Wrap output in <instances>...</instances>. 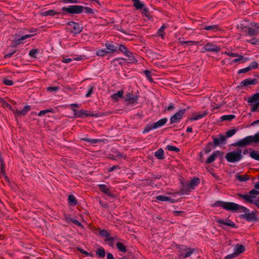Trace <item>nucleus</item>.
I'll list each match as a JSON object with an SVG mask.
<instances>
[{"label":"nucleus","instance_id":"f257e3e1","mask_svg":"<svg viewBox=\"0 0 259 259\" xmlns=\"http://www.w3.org/2000/svg\"><path fill=\"white\" fill-rule=\"evenodd\" d=\"M237 196L245 202L254 204L259 208V191L253 189L246 194L238 193Z\"/></svg>","mask_w":259,"mask_h":259},{"label":"nucleus","instance_id":"f03ea898","mask_svg":"<svg viewBox=\"0 0 259 259\" xmlns=\"http://www.w3.org/2000/svg\"><path fill=\"white\" fill-rule=\"evenodd\" d=\"M213 206H220L227 210L231 211H240L245 212L247 208L242 205H239L233 202H225L223 201H217Z\"/></svg>","mask_w":259,"mask_h":259},{"label":"nucleus","instance_id":"7ed1b4c3","mask_svg":"<svg viewBox=\"0 0 259 259\" xmlns=\"http://www.w3.org/2000/svg\"><path fill=\"white\" fill-rule=\"evenodd\" d=\"M225 158L229 162L235 163L238 162L243 158L242 150L238 149L236 150L228 152L226 154Z\"/></svg>","mask_w":259,"mask_h":259},{"label":"nucleus","instance_id":"20e7f679","mask_svg":"<svg viewBox=\"0 0 259 259\" xmlns=\"http://www.w3.org/2000/svg\"><path fill=\"white\" fill-rule=\"evenodd\" d=\"M258 136L255 134L254 136H247L238 141L235 145L240 147H244L250 145L252 143H258Z\"/></svg>","mask_w":259,"mask_h":259},{"label":"nucleus","instance_id":"39448f33","mask_svg":"<svg viewBox=\"0 0 259 259\" xmlns=\"http://www.w3.org/2000/svg\"><path fill=\"white\" fill-rule=\"evenodd\" d=\"M200 180L197 178H194L189 183L183 185L181 192L182 194H185L194 189L199 184Z\"/></svg>","mask_w":259,"mask_h":259},{"label":"nucleus","instance_id":"423d86ee","mask_svg":"<svg viewBox=\"0 0 259 259\" xmlns=\"http://www.w3.org/2000/svg\"><path fill=\"white\" fill-rule=\"evenodd\" d=\"M178 255L181 258H186L190 256L194 252L193 249L187 248L185 246L180 245L178 247Z\"/></svg>","mask_w":259,"mask_h":259},{"label":"nucleus","instance_id":"0eeeda50","mask_svg":"<svg viewBox=\"0 0 259 259\" xmlns=\"http://www.w3.org/2000/svg\"><path fill=\"white\" fill-rule=\"evenodd\" d=\"M73 111L74 112V116L77 117H84L88 116L98 117L100 116L99 114L94 113L89 110H81L78 111L76 109H73Z\"/></svg>","mask_w":259,"mask_h":259},{"label":"nucleus","instance_id":"6e6552de","mask_svg":"<svg viewBox=\"0 0 259 259\" xmlns=\"http://www.w3.org/2000/svg\"><path fill=\"white\" fill-rule=\"evenodd\" d=\"M83 10V7L80 5H71L67 7H63L62 10L69 14H80Z\"/></svg>","mask_w":259,"mask_h":259},{"label":"nucleus","instance_id":"1a4fd4ad","mask_svg":"<svg viewBox=\"0 0 259 259\" xmlns=\"http://www.w3.org/2000/svg\"><path fill=\"white\" fill-rule=\"evenodd\" d=\"M248 102L252 106L251 109V111H256L259 107V93L253 95L248 99Z\"/></svg>","mask_w":259,"mask_h":259},{"label":"nucleus","instance_id":"9d476101","mask_svg":"<svg viewBox=\"0 0 259 259\" xmlns=\"http://www.w3.org/2000/svg\"><path fill=\"white\" fill-rule=\"evenodd\" d=\"M119 50L128 58V61L130 63H134L137 61L133 53L129 51L124 45H120L119 47Z\"/></svg>","mask_w":259,"mask_h":259},{"label":"nucleus","instance_id":"9b49d317","mask_svg":"<svg viewBox=\"0 0 259 259\" xmlns=\"http://www.w3.org/2000/svg\"><path fill=\"white\" fill-rule=\"evenodd\" d=\"M185 112L186 109H185L179 110L171 117L170 118V123L174 124L180 122Z\"/></svg>","mask_w":259,"mask_h":259},{"label":"nucleus","instance_id":"f8f14e48","mask_svg":"<svg viewBox=\"0 0 259 259\" xmlns=\"http://www.w3.org/2000/svg\"><path fill=\"white\" fill-rule=\"evenodd\" d=\"M203 49L206 51L215 53L219 52L221 50V48L219 46L210 42H207Z\"/></svg>","mask_w":259,"mask_h":259},{"label":"nucleus","instance_id":"ddd939ff","mask_svg":"<svg viewBox=\"0 0 259 259\" xmlns=\"http://www.w3.org/2000/svg\"><path fill=\"white\" fill-rule=\"evenodd\" d=\"M208 114L207 111H204L200 112H196L192 114V115L189 118V120L191 121L198 120L203 118Z\"/></svg>","mask_w":259,"mask_h":259},{"label":"nucleus","instance_id":"4468645a","mask_svg":"<svg viewBox=\"0 0 259 259\" xmlns=\"http://www.w3.org/2000/svg\"><path fill=\"white\" fill-rule=\"evenodd\" d=\"M212 139L215 147L225 144L226 142V137L222 135H219L218 137H213Z\"/></svg>","mask_w":259,"mask_h":259},{"label":"nucleus","instance_id":"2eb2a0df","mask_svg":"<svg viewBox=\"0 0 259 259\" xmlns=\"http://www.w3.org/2000/svg\"><path fill=\"white\" fill-rule=\"evenodd\" d=\"M216 222L219 224V226L223 228H225V226L231 227L232 228H235V223L228 219L225 220L222 219H218L216 220Z\"/></svg>","mask_w":259,"mask_h":259},{"label":"nucleus","instance_id":"dca6fc26","mask_svg":"<svg viewBox=\"0 0 259 259\" xmlns=\"http://www.w3.org/2000/svg\"><path fill=\"white\" fill-rule=\"evenodd\" d=\"M68 25L70 26L71 32L74 34L79 33L82 30L81 27L76 23L70 22L68 23Z\"/></svg>","mask_w":259,"mask_h":259},{"label":"nucleus","instance_id":"f3484780","mask_svg":"<svg viewBox=\"0 0 259 259\" xmlns=\"http://www.w3.org/2000/svg\"><path fill=\"white\" fill-rule=\"evenodd\" d=\"M138 99L139 98L137 96L134 95L130 93H127L125 95V100L130 103L134 104L137 103Z\"/></svg>","mask_w":259,"mask_h":259},{"label":"nucleus","instance_id":"a211bd4d","mask_svg":"<svg viewBox=\"0 0 259 259\" xmlns=\"http://www.w3.org/2000/svg\"><path fill=\"white\" fill-rule=\"evenodd\" d=\"M30 109L31 108L30 106L26 105L24 107L22 110H17L15 112V114L19 116H24L30 110Z\"/></svg>","mask_w":259,"mask_h":259},{"label":"nucleus","instance_id":"6ab92c4d","mask_svg":"<svg viewBox=\"0 0 259 259\" xmlns=\"http://www.w3.org/2000/svg\"><path fill=\"white\" fill-rule=\"evenodd\" d=\"M220 151H215L207 159L206 162L207 163H211L213 162L215 158L220 155Z\"/></svg>","mask_w":259,"mask_h":259},{"label":"nucleus","instance_id":"aec40b11","mask_svg":"<svg viewBox=\"0 0 259 259\" xmlns=\"http://www.w3.org/2000/svg\"><path fill=\"white\" fill-rule=\"evenodd\" d=\"M155 198L157 201H162V202L169 201L170 203H174L175 202V200L174 199H172L170 197H166V196H163V195L157 196H156Z\"/></svg>","mask_w":259,"mask_h":259},{"label":"nucleus","instance_id":"412c9836","mask_svg":"<svg viewBox=\"0 0 259 259\" xmlns=\"http://www.w3.org/2000/svg\"><path fill=\"white\" fill-rule=\"evenodd\" d=\"M167 121V118H163L156 122L153 123L155 129L164 125Z\"/></svg>","mask_w":259,"mask_h":259},{"label":"nucleus","instance_id":"4be33fe9","mask_svg":"<svg viewBox=\"0 0 259 259\" xmlns=\"http://www.w3.org/2000/svg\"><path fill=\"white\" fill-rule=\"evenodd\" d=\"M245 250L244 246L242 245L237 244L234 247V252L238 256Z\"/></svg>","mask_w":259,"mask_h":259},{"label":"nucleus","instance_id":"5701e85b","mask_svg":"<svg viewBox=\"0 0 259 259\" xmlns=\"http://www.w3.org/2000/svg\"><path fill=\"white\" fill-rule=\"evenodd\" d=\"M257 80L256 79H247L241 82V84L243 86H247L248 85H254L256 84Z\"/></svg>","mask_w":259,"mask_h":259},{"label":"nucleus","instance_id":"b1692460","mask_svg":"<svg viewBox=\"0 0 259 259\" xmlns=\"http://www.w3.org/2000/svg\"><path fill=\"white\" fill-rule=\"evenodd\" d=\"M123 95V91L121 90L112 95L111 98L113 101H118L120 98H122Z\"/></svg>","mask_w":259,"mask_h":259},{"label":"nucleus","instance_id":"393cba45","mask_svg":"<svg viewBox=\"0 0 259 259\" xmlns=\"http://www.w3.org/2000/svg\"><path fill=\"white\" fill-rule=\"evenodd\" d=\"M203 29L204 30L211 31L213 32H217V31L221 30L218 25L205 26Z\"/></svg>","mask_w":259,"mask_h":259},{"label":"nucleus","instance_id":"a878e982","mask_svg":"<svg viewBox=\"0 0 259 259\" xmlns=\"http://www.w3.org/2000/svg\"><path fill=\"white\" fill-rule=\"evenodd\" d=\"M100 190L103 193L106 194L109 196H112V194L111 193L109 189L105 185H99Z\"/></svg>","mask_w":259,"mask_h":259},{"label":"nucleus","instance_id":"bb28decb","mask_svg":"<svg viewBox=\"0 0 259 259\" xmlns=\"http://www.w3.org/2000/svg\"><path fill=\"white\" fill-rule=\"evenodd\" d=\"M106 50L109 52V54L113 52H115L117 49V47L111 44L106 43L105 45Z\"/></svg>","mask_w":259,"mask_h":259},{"label":"nucleus","instance_id":"cd10ccee","mask_svg":"<svg viewBox=\"0 0 259 259\" xmlns=\"http://www.w3.org/2000/svg\"><path fill=\"white\" fill-rule=\"evenodd\" d=\"M41 15L43 16H54L57 14V12L53 10L41 12Z\"/></svg>","mask_w":259,"mask_h":259},{"label":"nucleus","instance_id":"c85d7f7f","mask_svg":"<svg viewBox=\"0 0 259 259\" xmlns=\"http://www.w3.org/2000/svg\"><path fill=\"white\" fill-rule=\"evenodd\" d=\"M133 3V6L137 9H142L144 7V4L139 0H132Z\"/></svg>","mask_w":259,"mask_h":259},{"label":"nucleus","instance_id":"c756f323","mask_svg":"<svg viewBox=\"0 0 259 259\" xmlns=\"http://www.w3.org/2000/svg\"><path fill=\"white\" fill-rule=\"evenodd\" d=\"M249 176L247 175H240L237 174L236 175V179L238 180L240 182H245L249 179Z\"/></svg>","mask_w":259,"mask_h":259},{"label":"nucleus","instance_id":"7c9ffc66","mask_svg":"<svg viewBox=\"0 0 259 259\" xmlns=\"http://www.w3.org/2000/svg\"><path fill=\"white\" fill-rule=\"evenodd\" d=\"M82 140L89 142L91 144H95L97 143H100L102 141L100 139H89V138H83Z\"/></svg>","mask_w":259,"mask_h":259},{"label":"nucleus","instance_id":"2f4dec72","mask_svg":"<svg viewBox=\"0 0 259 259\" xmlns=\"http://www.w3.org/2000/svg\"><path fill=\"white\" fill-rule=\"evenodd\" d=\"M96 55L100 57H103L109 54V52H108L106 49H99L97 51Z\"/></svg>","mask_w":259,"mask_h":259},{"label":"nucleus","instance_id":"473e14b6","mask_svg":"<svg viewBox=\"0 0 259 259\" xmlns=\"http://www.w3.org/2000/svg\"><path fill=\"white\" fill-rule=\"evenodd\" d=\"M164 151L162 149H159L155 152V156L159 159H162L164 158Z\"/></svg>","mask_w":259,"mask_h":259},{"label":"nucleus","instance_id":"72a5a7b5","mask_svg":"<svg viewBox=\"0 0 259 259\" xmlns=\"http://www.w3.org/2000/svg\"><path fill=\"white\" fill-rule=\"evenodd\" d=\"M68 203L71 205H75L77 204V201L75 197L73 195H69L68 197Z\"/></svg>","mask_w":259,"mask_h":259},{"label":"nucleus","instance_id":"f704fd0d","mask_svg":"<svg viewBox=\"0 0 259 259\" xmlns=\"http://www.w3.org/2000/svg\"><path fill=\"white\" fill-rule=\"evenodd\" d=\"M66 220H67V222H68V223L72 222L73 224H75L76 225H77L79 227H80L81 228L83 227L82 225L78 221H77V220H76L75 219L68 217V218H66Z\"/></svg>","mask_w":259,"mask_h":259},{"label":"nucleus","instance_id":"c9c22d12","mask_svg":"<svg viewBox=\"0 0 259 259\" xmlns=\"http://www.w3.org/2000/svg\"><path fill=\"white\" fill-rule=\"evenodd\" d=\"M179 42L181 45H184L185 44H187L188 45H197L198 44V42H197L196 41H192V40H189V41H184L180 40H179Z\"/></svg>","mask_w":259,"mask_h":259},{"label":"nucleus","instance_id":"e433bc0d","mask_svg":"<svg viewBox=\"0 0 259 259\" xmlns=\"http://www.w3.org/2000/svg\"><path fill=\"white\" fill-rule=\"evenodd\" d=\"M250 156L256 160L259 161V151H252L250 153Z\"/></svg>","mask_w":259,"mask_h":259},{"label":"nucleus","instance_id":"4c0bfd02","mask_svg":"<svg viewBox=\"0 0 259 259\" xmlns=\"http://www.w3.org/2000/svg\"><path fill=\"white\" fill-rule=\"evenodd\" d=\"M116 246L120 251L123 252H125L126 251V247L123 243L121 242H118L116 243Z\"/></svg>","mask_w":259,"mask_h":259},{"label":"nucleus","instance_id":"58836bf2","mask_svg":"<svg viewBox=\"0 0 259 259\" xmlns=\"http://www.w3.org/2000/svg\"><path fill=\"white\" fill-rule=\"evenodd\" d=\"M96 254L100 257H103L105 255V251L104 248H100L96 250Z\"/></svg>","mask_w":259,"mask_h":259},{"label":"nucleus","instance_id":"ea45409f","mask_svg":"<svg viewBox=\"0 0 259 259\" xmlns=\"http://www.w3.org/2000/svg\"><path fill=\"white\" fill-rule=\"evenodd\" d=\"M258 31L257 29L249 28L248 30V34L250 36L255 35L257 34Z\"/></svg>","mask_w":259,"mask_h":259},{"label":"nucleus","instance_id":"a19ab883","mask_svg":"<svg viewBox=\"0 0 259 259\" xmlns=\"http://www.w3.org/2000/svg\"><path fill=\"white\" fill-rule=\"evenodd\" d=\"M154 129H155V128L154 127V125H153V123L151 124H148L144 128V130L143 131V133H147L149 132H150V131L154 130Z\"/></svg>","mask_w":259,"mask_h":259},{"label":"nucleus","instance_id":"79ce46f5","mask_svg":"<svg viewBox=\"0 0 259 259\" xmlns=\"http://www.w3.org/2000/svg\"><path fill=\"white\" fill-rule=\"evenodd\" d=\"M144 73L147 77V78L150 81L153 82V79L151 76V73L150 71L146 70L144 71Z\"/></svg>","mask_w":259,"mask_h":259},{"label":"nucleus","instance_id":"37998d69","mask_svg":"<svg viewBox=\"0 0 259 259\" xmlns=\"http://www.w3.org/2000/svg\"><path fill=\"white\" fill-rule=\"evenodd\" d=\"M235 118V116L233 115H223L221 117V119L223 120H231Z\"/></svg>","mask_w":259,"mask_h":259},{"label":"nucleus","instance_id":"c03bdc74","mask_svg":"<svg viewBox=\"0 0 259 259\" xmlns=\"http://www.w3.org/2000/svg\"><path fill=\"white\" fill-rule=\"evenodd\" d=\"M3 82L4 84L8 86L12 85L14 84L13 81L8 78H4Z\"/></svg>","mask_w":259,"mask_h":259},{"label":"nucleus","instance_id":"a18cd8bd","mask_svg":"<svg viewBox=\"0 0 259 259\" xmlns=\"http://www.w3.org/2000/svg\"><path fill=\"white\" fill-rule=\"evenodd\" d=\"M247 41L250 42L252 45H259V37L258 38H252L249 40H247Z\"/></svg>","mask_w":259,"mask_h":259},{"label":"nucleus","instance_id":"49530a36","mask_svg":"<svg viewBox=\"0 0 259 259\" xmlns=\"http://www.w3.org/2000/svg\"><path fill=\"white\" fill-rule=\"evenodd\" d=\"M236 133V130L235 129L230 130L226 132V136L227 137H231L235 134Z\"/></svg>","mask_w":259,"mask_h":259},{"label":"nucleus","instance_id":"de8ad7c7","mask_svg":"<svg viewBox=\"0 0 259 259\" xmlns=\"http://www.w3.org/2000/svg\"><path fill=\"white\" fill-rule=\"evenodd\" d=\"M166 149L169 151H175V152H179L180 151L179 148H178L176 147L173 146H171V145H167L166 146Z\"/></svg>","mask_w":259,"mask_h":259},{"label":"nucleus","instance_id":"09e8293b","mask_svg":"<svg viewBox=\"0 0 259 259\" xmlns=\"http://www.w3.org/2000/svg\"><path fill=\"white\" fill-rule=\"evenodd\" d=\"M49 112H52V109H46L44 110H41L38 113V116H42L44 115H45V114L49 113Z\"/></svg>","mask_w":259,"mask_h":259},{"label":"nucleus","instance_id":"8fccbe9b","mask_svg":"<svg viewBox=\"0 0 259 259\" xmlns=\"http://www.w3.org/2000/svg\"><path fill=\"white\" fill-rule=\"evenodd\" d=\"M32 36V35H30V34H26L25 35H24L23 36H22L21 37H20L19 39H17V44H20L21 43V41L23 40H24L25 39H27L28 38H29L30 37H31Z\"/></svg>","mask_w":259,"mask_h":259},{"label":"nucleus","instance_id":"3c124183","mask_svg":"<svg viewBox=\"0 0 259 259\" xmlns=\"http://www.w3.org/2000/svg\"><path fill=\"white\" fill-rule=\"evenodd\" d=\"M248 66L250 70L252 69H256L258 67V63L255 61H253Z\"/></svg>","mask_w":259,"mask_h":259},{"label":"nucleus","instance_id":"603ef678","mask_svg":"<svg viewBox=\"0 0 259 259\" xmlns=\"http://www.w3.org/2000/svg\"><path fill=\"white\" fill-rule=\"evenodd\" d=\"M165 26L162 25L158 30V35L161 36L162 38H163L164 33L163 31L165 29Z\"/></svg>","mask_w":259,"mask_h":259},{"label":"nucleus","instance_id":"864d4df0","mask_svg":"<svg viewBox=\"0 0 259 259\" xmlns=\"http://www.w3.org/2000/svg\"><path fill=\"white\" fill-rule=\"evenodd\" d=\"M37 53H38V50L32 49L30 51L29 55L30 56H31L32 57H36L35 56Z\"/></svg>","mask_w":259,"mask_h":259},{"label":"nucleus","instance_id":"5fc2aeb1","mask_svg":"<svg viewBox=\"0 0 259 259\" xmlns=\"http://www.w3.org/2000/svg\"><path fill=\"white\" fill-rule=\"evenodd\" d=\"M93 89H94L93 86H90V87L88 90V92L85 95L86 97H89L92 95V94L93 93Z\"/></svg>","mask_w":259,"mask_h":259},{"label":"nucleus","instance_id":"6e6d98bb","mask_svg":"<svg viewBox=\"0 0 259 259\" xmlns=\"http://www.w3.org/2000/svg\"><path fill=\"white\" fill-rule=\"evenodd\" d=\"M59 88L58 87H50L47 88V91L49 92H56L59 90Z\"/></svg>","mask_w":259,"mask_h":259},{"label":"nucleus","instance_id":"4d7b16f0","mask_svg":"<svg viewBox=\"0 0 259 259\" xmlns=\"http://www.w3.org/2000/svg\"><path fill=\"white\" fill-rule=\"evenodd\" d=\"M73 61L72 58H65L64 57H62V59L61 60V61L64 63H68Z\"/></svg>","mask_w":259,"mask_h":259},{"label":"nucleus","instance_id":"13d9d810","mask_svg":"<svg viewBox=\"0 0 259 259\" xmlns=\"http://www.w3.org/2000/svg\"><path fill=\"white\" fill-rule=\"evenodd\" d=\"M251 70L250 68L249 67V66L246 67V68H243L242 69H240L238 71V73H246L249 71Z\"/></svg>","mask_w":259,"mask_h":259},{"label":"nucleus","instance_id":"bf43d9fd","mask_svg":"<svg viewBox=\"0 0 259 259\" xmlns=\"http://www.w3.org/2000/svg\"><path fill=\"white\" fill-rule=\"evenodd\" d=\"M100 234L101 235L107 237L109 236V234L108 233V232L106 230H102L100 232Z\"/></svg>","mask_w":259,"mask_h":259},{"label":"nucleus","instance_id":"052dcab7","mask_svg":"<svg viewBox=\"0 0 259 259\" xmlns=\"http://www.w3.org/2000/svg\"><path fill=\"white\" fill-rule=\"evenodd\" d=\"M237 255L234 252L233 253L227 255L226 257V259H231L237 257Z\"/></svg>","mask_w":259,"mask_h":259},{"label":"nucleus","instance_id":"680f3d73","mask_svg":"<svg viewBox=\"0 0 259 259\" xmlns=\"http://www.w3.org/2000/svg\"><path fill=\"white\" fill-rule=\"evenodd\" d=\"M175 108L174 105L173 104L170 103L167 107L165 108V110L167 111H171Z\"/></svg>","mask_w":259,"mask_h":259},{"label":"nucleus","instance_id":"e2e57ef3","mask_svg":"<svg viewBox=\"0 0 259 259\" xmlns=\"http://www.w3.org/2000/svg\"><path fill=\"white\" fill-rule=\"evenodd\" d=\"M224 54L229 56H231V57H237L238 56V54H237L233 53H231L230 52H227V51L225 52Z\"/></svg>","mask_w":259,"mask_h":259},{"label":"nucleus","instance_id":"0e129e2a","mask_svg":"<svg viewBox=\"0 0 259 259\" xmlns=\"http://www.w3.org/2000/svg\"><path fill=\"white\" fill-rule=\"evenodd\" d=\"M211 145L212 144L211 143H208V144L205 149V153H208L211 150V149L210 147L211 146Z\"/></svg>","mask_w":259,"mask_h":259},{"label":"nucleus","instance_id":"69168bd1","mask_svg":"<svg viewBox=\"0 0 259 259\" xmlns=\"http://www.w3.org/2000/svg\"><path fill=\"white\" fill-rule=\"evenodd\" d=\"M237 57H238L237 58L233 60V62L236 63V62H238L242 60L243 59V57L242 56H240L238 55V56Z\"/></svg>","mask_w":259,"mask_h":259},{"label":"nucleus","instance_id":"338daca9","mask_svg":"<svg viewBox=\"0 0 259 259\" xmlns=\"http://www.w3.org/2000/svg\"><path fill=\"white\" fill-rule=\"evenodd\" d=\"M119 166L118 165H114L112 167H111L110 168H109L108 171L109 172H112L114 169H119Z\"/></svg>","mask_w":259,"mask_h":259},{"label":"nucleus","instance_id":"774afa93","mask_svg":"<svg viewBox=\"0 0 259 259\" xmlns=\"http://www.w3.org/2000/svg\"><path fill=\"white\" fill-rule=\"evenodd\" d=\"M107 259H115L113 255L110 253H107Z\"/></svg>","mask_w":259,"mask_h":259}]
</instances>
